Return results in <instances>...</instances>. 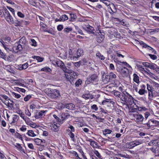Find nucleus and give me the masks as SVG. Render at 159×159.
<instances>
[{
	"mask_svg": "<svg viewBox=\"0 0 159 159\" xmlns=\"http://www.w3.org/2000/svg\"><path fill=\"white\" fill-rule=\"evenodd\" d=\"M17 45H16L13 48V50L15 53L20 52L23 49H27L29 48L27 41L26 38L23 36L20 39Z\"/></svg>",
	"mask_w": 159,
	"mask_h": 159,
	"instance_id": "nucleus-1",
	"label": "nucleus"
},
{
	"mask_svg": "<svg viewBox=\"0 0 159 159\" xmlns=\"http://www.w3.org/2000/svg\"><path fill=\"white\" fill-rule=\"evenodd\" d=\"M133 116L136 119L135 121L137 122H142L144 119L143 116L141 114L136 113L133 115Z\"/></svg>",
	"mask_w": 159,
	"mask_h": 159,
	"instance_id": "nucleus-6",
	"label": "nucleus"
},
{
	"mask_svg": "<svg viewBox=\"0 0 159 159\" xmlns=\"http://www.w3.org/2000/svg\"><path fill=\"white\" fill-rule=\"evenodd\" d=\"M120 22L121 23V24L124 26L126 27H129V24L128 23L125 21L124 20H121L120 21Z\"/></svg>",
	"mask_w": 159,
	"mask_h": 159,
	"instance_id": "nucleus-26",
	"label": "nucleus"
},
{
	"mask_svg": "<svg viewBox=\"0 0 159 159\" xmlns=\"http://www.w3.org/2000/svg\"><path fill=\"white\" fill-rule=\"evenodd\" d=\"M49 98L52 99H56L61 95L59 91L55 89H50L47 93Z\"/></svg>",
	"mask_w": 159,
	"mask_h": 159,
	"instance_id": "nucleus-3",
	"label": "nucleus"
},
{
	"mask_svg": "<svg viewBox=\"0 0 159 159\" xmlns=\"http://www.w3.org/2000/svg\"><path fill=\"white\" fill-rule=\"evenodd\" d=\"M96 56L98 57L101 60H103L105 59L104 57L99 52H97L96 54Z\"/></svg>",
	"mask_w": 159,
	"mask_h": 159,
	"instance_id": "nucleus-27",
	"label": "nucleus"
},
{
	"mask_svg": "<svg viewBox=\"0 0 159 159\" xmlns=\"http://www.w3.org/2000/svg\"><path fill=\"white\" fill-rule=\"evenodd\" d=\"M91 108L92 110H95V111H97L98 109L97 105L95 104L92 105L91 107Z\"/></svg>",
	"mask_w": 159,
	"mask_h": 159,
	"instance_id": "nucleus-54",
	"label": "nucleus"
},
{
	"mask_svg": "<svg viewBox=\"0 0 159 159\" xmlns=\"http://www.w3.org/2000/svg\"><path fill=\"white\" fill-rule=\"evenodd\" d=\"M25 113L26 115L29 116H31V114L28 109H26L25 110Z\"/></svg>",
	"mask_w": 159,
	"mask_h": 159,
	"instance_id": "nucleus-55",
	"label": "nucleus"
},
{
	"mask_svg": "<svg viewBox=\"0 0 159 159\" xmlns=\"http://www.w3.org/2000/svg\"><path fill=\"white\" fill-rule=\"evenodd\" d=\"M69 135L70 136V138L72 139H74V134L71 132V131H70V132L69 134Z\"/></svg>",
	"mask_w": 159,
	"mask_h": 159,
	"instance_id": "nucleus-64",
	"label": "nucleus"
},
{
	"mask_svg": "<svg viewBox=\"0 0 159 159\" xmlns=\"http://www.w3.org/2000/svg\"><path fill=\"white\" fill-rule=\"evenodd\" d=\"M17 15L19 16L21 18H23L25 16L24 14H23L21 12L19 11L18 12Z\"/></svg>",
	"mask_w": 159,
	"mask_h": 159,
	"instance_id": "nucleus-60",
	"label": "nucleus"
},
{
	"mask_svg": "<svg viewBox=\"0 0 159 159\" xmlns=\"http://www.w3.org/2000/svg\"><path fill=\"white\" fill-rule=\"evenodd\" d=\"M83 51L81 49L79 48L78 49L77 52V56L78 57H80L83 54Z\"/></svg>",
	"mask_w": 159,
	"mask_h": 159,
	"instance_id": "nucleus-24",
	"label": "nucleus"
},
{
	"mask_svg": "<svg viewBox=\"0 0 159 159\" xmlns=\"http://www.w3.org/2000/svg\"><path fill=\"white\" fill-rule=\"evenodd\" d=\"M12 95L17 98H19L21 97V95L19 94H17L15 92L12 93Z\"/></svg>",
	"mask_w": 159,
	"mask_h": 159,
	"instance_id": "nucleus-41",
	"label": "nucleus"
},
{
	"mask_svg": "<svg viewBox=\"0 0 159 159\" xmlns=\"http://www.w3.org/2000/svg\"><path fill=\"white\" fill-rule=\"evenodd\" d=\"M151 30L152 31L150 32V33H152L153 34L157 33L159 32V28H156L154 29H152Z\"/></svg>",
	"mask_w": 159,
	"mask_h": 159,
	"instance_id": "nucleus-39",
	"label": "nucleus"
},
{
	"mask_svg": "<svg viewBox=\"0 0 159 159\" xmlns=\"http://www.w3.org/2000/svg\"><path fill=\"white\" fill-rule=\"evenodd\" d=\"M72 30V29L71 27H67L64 29L63 31L64 33L67 34L69 32L71 31Z\"/></svg>",
	"mask_w": 159,
	"mask_h": 159,
	"instance_id": "nucleus-21",
	"label": "nucleus"
},
{
	"mask_svg": "<svg viewBox=\"0 0 159 159\" xmlns=\"http://www.w3.org/2000/svg\"><path fill=\"white\" fill-rule=\"evenodd\" d=\"M114 95L116 97H119L120 100H121V97H122L123 95V93H121L119 91H115L114 93Z\"/></svg>",
	"mask_w": 159,
	"mask_h": 159,
	"instance_id": "nucleus-18",
	"label": "nucleus"
},
{
	"mask_svg": "<svg viewBox=\"0 0 159 159\" xmlns=\"http://www.w3.org/2000/svg\"><path fill=\"white\" fill-rule=\"evenodd\" d=\"M31 98V96L30 95H27L24 98L25 101L27 102Z\"/></svg>",
	"mask_w": 159,
	"mask_h": 159,
	"instance_id": "nucleus-46",
	"label": "nucleus"
},
{
	"mask_svg": "<svg viewBox=\"0 0 159 159\" xmlns=\"http://www.w3.org/2000/svg\"><path fill=\"white\" fill-rule=\"evenodd\" d=\"M133 80L136 83L138 84L139 82V76L135 73L133 74Z\"/></svg>",
	"mask_w": 159,
	"mask_h": 159,
	"instance_id": "nucleus-17",
	"label": "nucleus"
},
{
	"mask_svg": "<svg viewBox=\"0 0 159 159\" xmlns=\"http://www.w3.org/2000/svg\"><path fill=\"white\" fill-rule=\"evenodd\" d=\"M90 142V144L92 146L93 148H97L98 146L97 143L94 141H93L91 139H90L89 140Z\"/></svg>",
	"mask_w": 159,
	"mask_h": 159,
	"instance_id": "nucleus-16",
	"label": "nucleus"
},
{
	"mask_svg": "<svg viewBox=\"0 0 159 159\" xmlns=\"http://www.w3.org/2000/svg\"><path fill=\"white\" fill-rule=\"evenodd\" d=\"M56 66L60 67L64 71H66L67 69L66 66L63 62L60 60L57 61Z\"/></svg>",
	"mask_w": 159,
	"mask_h": 159,
	"instance_id": "nucleus-9",
	"label": "nucleus"
},
{
	"mask_svg": "<svg viewBox=\"0 0 159 159\" xmlns=\"http://www.w3.org/2000/svg\"><path fill=\"white\" fill-rule=\"evenodd\" d=\"M14 24L16 26H20L21 25V23L20 21L16 20L15 21Z\"/></svg>",
	"mask_w": 159,
	"mask_h": 159,
	"instance_id": "nucleus-49",
	"label": "nucleus"
},
{
	"mask_svg": "<svg viewBox=\"0 0 159 159\" xmlns=\"http://www.w3.org/2000/svg\"><path fill=\"white\" fill-rule=\"evenodd\" d=\"M14 145L19 150H21V148H22V147L19 143H16V144H15Z\"/></svg>",
	"mask_w": 159,
	"mask_h": 159,
	"instance_id": "nucleus-62",
	"label": "nucleus"
},
{
	"mask_svg": "<svg viewBox=\"0 0 159 159\" xmlns=\"http://www.w3.org/2000/svg\"><path fill=\"white\" fill-rule=\"evenodd\" d=\"M47 112V111H41L35 115V117L38 119L41 117H43L45 116L44 113Z\"/></svg>",
	"mask_w": 159,
	"mask_h": 159,
	"instance_id": "nucleus-13",
	"label": "nucleus"
},
{
	"mask_svg": "<svg viewBox=\"0 0 159 159\" xmlns=\"http://www.w3.org/2000/svg\"><path fill=\"white\" fill-rule=\"evenodd\" d=\"M143 125H144L143 126L148 129L150 128L151 126L153 125L150 122L149 120H148V122L147 123L143 124Z\"/></svg>",
	"mask_w": 159,
	"mask_h": 159,
	"instance_id": "nucleus-20",
	"label": "nucleus"
},
{
	"mask_svg": "<svg viewBox=\"0 0 159 159\" xmlns=\"http://www.w3.org/2000/svg\"><path fill=\"white\" fill-rule=\"evenodd\" d=\"M82 63V61H78V62H72V63L73 64V65H74V66L75 67H76L77 68H78L79 67H80V65H81V64Z\"/></svg>",
	"mask_w": 159,
	"mask_h": 159,
	"instance_id": "nucleus-31",
	"label": "nucleus"
},
{
	"mask_svg": "<svg viewBox=\"0 0 159 159\" xmlns=\"http://www.w3.org/2000/svg\"><path fill=\"white\" fill-rule=\"evenodd\" d=\"M111 132V130L108 129H106L103 131V134L105 135H106L107 134H110Z\"/></svg>",
	"mask_w": 159,
	"mask_h": 159,
	"instance_id": "nucleus-28",
	"label": "nucleus"
},
{
	"mask_svg": "<svg viewBox=\"0 0 159 159\" xmlns=\"http://www.w3.org/2000/svg\"><path fill=\"white\" fill-rule=\"evenodd\" d=\"M3 39L8 42H9L11 40V38L9 37L5 36L3 37Z\"/></svg>",
	"mask_w": 159,
	"mask_h": 159,
	"instance_id": "nucleus-53",
	"label": "nucleus"
},
{
	"mask_svg": "<svg viewBox=\"0 0 159 159\" xmlns=\"http://www.w3.org/2000/svg\"><path fill=\"white\" fill-rule=\"evenodd\" d=\"M4 16L6 20L10 24L14 23V20L12 16L10 14L8 10L5 8H3Z\"/></svg>",
	"mask_w": 159,
	"mask_h": 159,
	"instance_id": "nucleus-4",
	"label": "nucleus"
},
{
	"mask_svg": "<svg viewBox=\"0 0 159 159\" xmlns=\"http://www.w3.org/2000/svg\"><path fill=\"white\" fill-rule=\"evenodd\" d=\"M32 58L36 59V60L39 62H42L43 60V58L41 57L38 56H33L32 57Z\"/></svg>",
	"mask_w": 159,
	"mask_h": 159,
	"instance_id": "nucleus-23",
	"label": "nucleus"
},
{
	"mask_svg": "<svg viewBox=\"0 0 159 159\" xmlns=\"http://www.w3.org/2000/svg\"><path fill=\"white\" fill-rule=\"evenodd\" d=\"M143 48H148L149 49L151 50H153L152 52H154L155 54V52H156V51L154 49H153L152 48L149 46L148 45L144 43V44H143Z\"/></svg>",
	"mask_w": 159,
	"mask_h": 159,
	"instance_id": "nucleus-29",
	"label": "nucleus"
},
{
	"mask_svg": "<svg viewBox=\"0 0 159 159\" xmlns=\"http://www.w3.org/2000/svg\"><path fill=\"white\" fill-rule=\"evenodd\" d=\"M0 42L2 43V45L3 48L7 46H8V45L7 44V43L4 42L3 40H1V41H0Z\"/></svg>",
	"mask_w": 159,
	"mask_h": 159,
	"instance_id": "nucleus-51",
	"label": "nucleus"
},
{
	"mask_svg": "<svg viewBox=\"0 0 159 159\" xmlns=\"http://www.w3.org/2000/svg\"><path fill=\"white\" fill-rule=\"evenodd\" d=\"M121 100L127 106L129 105H131L133 103H134L133 97L127 93H123V96L121 97Z\"/></svg>",
	"mask_w": 159,
	"mask_h": 159,
	"instance_id": "nucleus-2",
	"label": "nucleus"
},
{
	"mask_svg": "<svg viewBox=\"0 0 159 159\" xmlns=\"http://www.w3.org/2000/svg\"><path fill=\"white\" fill-rule=\"evenodd\" d=\"M34 141L37 143V144L39 145L40 144V143H41L42 141V139H40L39 138H36L34 139Z\"/></svg>",
	"mask_w": 159,
	"mask_h": 159,
	"instance_id": "nucleus-42",
	"label": "nucleus"
},
{
	"mask_svg": "<svg viewBox=\"0 0 159 159\" xmlns=\"http://www.w3.org/2000/svg\"><path fill=\"white\" fill-rule=\"evenodd\" d=\"M147 89L148 92H152L153 91V88L150 86V85L148 84H147Z\"/></svg>",
	"mask_w": 159,
	"mask_h": 159,
	"instance_id": "nucleus-38",
	"label": "nucleus"
},
{
	"mask_svg": "<svg viewBox=\"0 0 159 159\" xmlns=\"http://www.w3.org/2000/svg\"><path fill=\"white\" fill-rule=\"evenodd\" d=\"M94 152L98 157L100 158L101 157L100 154L98 151L95 150L94 151Z\"/></svg>",
	"mask_w": 159,
	"mask_h": 159,
	"instance_id": "nucleus-58",
	"label": "nucleus"
},
{
	"mask_svg": "<svg viewBox=\"0 0 159 159\" xmlns=\"http://www.w3.org/2000/svg\"><path fill=\"white\" fill-rule=\"evenodd\" d=\"M61 20L62 21H64L68 19V16L66 15H64L61 16Z\"/></svg>",
	"mask_w": 159,
	"mask_h": 159,
	"instance_id": "nucleus-33",
	"label": "nucleus"
},
{
	"mask_svg": "<svg viewBox=\"0 0 159 159\" xmlns=\"http://www.w3.org/2000/svg\"><path fill=\"white\" fill-rule=\"evenodd\" d=\"M118 62L120 63H122L125 66H126L127 67H128L129 68H131V66L126 62L123 61L121 62L120 61H118Z\"/></svg>",
	"mask_w": 159,
	"mask_h": 159,
	"instance_id": "nucleus-48",
	"label": "nucleus"
},
{
	"mask_svg": "<svg viewBox=\"0 0 159 159\" xmlns=\"http://www.w3.org/2000/svg\"><path fill=\"white\" fill-rule=\"evenodd\" d=\"M149 120L150 121V122L153 125L154 124H157L158 123V121L155 120Z\"/></svg>",
	"mask_w": 159,
	"mask_h": 159,
	"instance_id": "nucleus-59",
	"label": "nucleus"
},
{
	"mask_svg": "<svg viewBox=\"0 0 159 159\" xmlns=\"http://www.w3.org/2000/svg\"><path fill=\"white\" fill-rule=\"evenodd\" d=\"M26 134L29 136L31 137H34L36 136V134L34 133V130H28V132Z\"/></svg>",
	"mask_w": 159,
	"mask_h": 159,
	"instance_id": "nucleus-15",
	"label": "nucleus"
},
{
	"mask_svg": "<svg viewBox=\"0 0 159 159\" xmlns=\"http://www.w3.org/2000/svg\"><path fill=\"white\" fill-rule=\"evenodd\" d=\"M142 64L145 67L149 68L151 69L155 70L157 68L159 69V67L156 64L152 63L147 62H143Z\"/></svg>",
	"mask_w": 159,
	"mask_h": 159,
	"instance_id": "nucleus-5",
	"label": "nucleus"
},
{
	"mask_svg": "<svg viewBox=\"0 0 159 159\" xmlns=\"http://www.w3.org/2000/svg\"><path fill=\"white\" fill-rule=\"evenodd\" d=\"M149 56L153 60H155L157 59V57L154 55H152L151 54H149Z\"/></svg>",
	"mask_w": 159,
	"mask_h": 159,
	"instance_id": "nucleus-57",
	"label": "nucleus"
},
{
	"mask_svg": "<svg viewBox=\"0 0 159 159\" xmlns=\"http://www.w3.org/2000/svg\"><path fill=\"white\" fill-rule=\"evenodd\" d=\"M82 83V81L81 80H80V79L78 80L75 83V86L76 87H78Z\"/></svg>",
	"mask_w": 159,
	"mask_h": 159,
	"instance_id": "nucleus-40",
	"label": "nucleus"
},
{
	"mask_svg": "<svg viewBox=\"0 0 159 159\" xmlns=\"http://www.w3.org/2000/svg\"><path fill=\"white\" fill-rule=\"evenodd\" d=\"M68 111H66L65 112H62L61 114V117L62 120L63 122L64 121L68 118L70 116V115L68 113Z\"/></svg>",
	"mask_w": 159,
	"mask_h": 159,
	"instance_id": "nucleus-11",
	"label": "nucleus"
},
{
	"mask_svg": "<svg viewBox=\"0 0 159 159\" xmlns=\"http://www.w3.org/2000/svg\"><path fill=\"white\" fill-rule=\"evenodd\" d=\"M97 78V75L96 74H93L91 75L87 79V81L89 83L92 82L95 80Z\"/></svg>",
	"mask_w": 159,
	"mask_h": 159,
	"instance_id": "nucleus-14",
	"label": "nucleus"
},
{
	"mask_svg": "<svg viewBox=\"0 0 159 159\" xmlns=\"http://www.w3.org/2000/svg\"><path fill=\"white\" fill-rule=\"evenodd\" d=\"M70 16L71 19V21H73V20L76 18V16L75 14H70Z\"/></svg>",
	"mask_w": 159,
	"mask_h": 159,
	"instance_id": "nucleus-47",
	"label": "nucleus"
},
{
	"mask_svg": "<svg viewBox=\"0 0 159 159\" xmlns=\"http://www.w3.org/2000/svg\"><path fill=\"white\" fill-rule=\"evenodd\" d=\"M145 90L144 89H141L139 90L138 93L140 95H143L145 93Z\"/></svg>",
	"mask_w": 159,
	"mask_h": 159,
	"instance_id": "nucleus-44",
	"label": "nucleus"
},
{
	"mask_svg": "<svg viewBox=\"0 0 159 159\" xmlns=\"http://www.w3.org/2000/svg\"><path fill=\"white\" fill-rule=\"evenodd\" d=\"M61 109H62L65 107L70 110L73 109L74 108V105L72 103H70L65 105H62L61 106Z\"/></svg>",
	"mask_w": 159,
	"mask_h": 159,
	"instance_id": "nucleus-12",
	"label": "nucleus"
},
{
	"mask_svg": "<svg viewBox=\"0 0 159 159\" xmlns=\"http://www.w3.org/2000/svg\"><path fill=\"white\" fill-rule=\"evenodd\" d=\"M109 75L111 79L115 78L116 77V75L113 73H110Z\"/></svg>",
	"mask_w": 159,
	"mask_h": 159,
	"instance_id": "nucleus-45",
	"label": "nucleus"
},
{
	"mask_svg": "<svg viewBox=\"0 0 159 159\" xmlns=\"http://www.w3.org/2000/svg\"><path fill=\"white\" fill-rule=\"evenodd\" d=\"M40 70L42 71H45L49 72H51L52 71L51 69L48 66H46L42 68Z\"/></svg>",
	"mask_w": 159,
	"mask_h": 159,
	"instance_id": "nucleus-19",
	"label": "nucleus"
},
{
	"mask_svg": "<svg viewBox=\"0 0 159 159\" xmlns=\"http://www.w3.org/2000/svg\"><path fill=\"white\" fill-rule=\"evenodd\" d=\"M75 74V76H71V79L70 80V82L72 84H74V81L77 78V76L76 73H74Z\"/></svg>",
	"mask_w": 159,
	"mask_h": 159,
	"instance_id": "nucleus-22",
	"label": "nucleus"
},
{
	"mask_svg": "<svg viewBox=\"0 0 159 159\" xmlns=\"http://www.w3.org/2000/svg\"><path fill=\"white\" fill-rule=\"evenodd\" d=\"M53 116L54 118L58 122L60 123L61 124H62L63 123V121H62V119H61L59 118L56 115L54 114Z\"/></svg>",
	"mask_w": 159,
	"mask_h": 159,
	"instance_id": "nucleus-30",
	"label": "nucleus"
},
{
	"mask_svg": "<svg viewBox=\"0 0 159 159\" xmlns=\"http://www.w3.org/2000/svg\"><path fill=\"white\" fill-rule=\"evenodd\" d=\"M110 79L109 75H107L105 76V78L104 80V81H105L106 82H108L110 81Z\"/></svg>",
	"mask_w": 159,
	"mask_h": 159,
	"instance_id": "nucleus-37",
	"label": "nucleus"
},
{
	"mask_svg": "<svg viewBox=\"0 0 159 159\" xmlns=\"http://www.w3.org/2000/svg\"><path fill=\"white\" fill-rule=\"evenodd\" d=\"M28 64L27 63H25L23 65H20V66H21V68H20V70H21L23 69H25L28 67Z\"/></svg>",
	"mask_w": 159,
	"mask_h": 159,
	"instance_id": "nucleus-32",
	"label": "nucleus"
},
{
	"mask_svg": "<svg viewBox=\"0 0 159 159\" xmlns=\"http://www.w3.org/2000/svg\"><path fill=\"white\" fill-rule=\"evenodd\" d=\"M120 73L124 76H127L129 73V70L125 67H120L119 68Z\"/></svg>",
	"mask_w": 159,
	"mask_h": 159,
	"instance_id": "nucleus-7",
	"label": "nucleus"
},
{
	"mask_svg": "<svg viewBox=\"0 0 159 159\" xmlns=\"http://www.w3.org/2000/svg\"><path fill=\"white\" fill-rule=\"evenodd\" d=\"M30 43L32 46H37V43L35 40L33 39H31L30 40Z\"/></svg>",
	"mask_w": 159,
	"mask_h": 159,
	"instance_id": "nucleus-35",
	"label": "nucleus"
},
{
	"mask_svg": "<svg viewBox=\"0 0 159 159\" xmlns=\"http://www.w3.org/2000/svg\"><path fill=\"white\" fill-rule=\"evenodd\" d=\"M82 28L89 34L94 33L93 28L89 25L83 26Z\"/></svg>",
	"mask_w": 159,
	"mask_h": 159,
	"instance_id": "nucleus-8",
	"label": "nucleus"
},
{
	"mask_svg": "<svg viewBox=\"0 0 159 159\" xmlns=\"http://www.w3.org/2000/svg\"><path fill=\"white\" fill-rule=\"evenodd\" d=\"M63 28V25H59L57 27V29L58 31L61 30Z\"/></svg>",
	"mask_w": 159,
	"mask_h": 159,
	"instance_id": "nucleus-56",
	"label": "nucleus"
},
{
	"mask_svg": "<svg viewBox=\"0 0 159 159\" xmlns=\"http://www.w3.org/2000/svg\"><path fill=\"white\" fill-rule=\"evenodd\" d=\"M9 100L10 101V102L8 101V105H7V106L11 107H13L14 105L13 101L10 99H9Z\"/></svg>",
	"mask_w": 159,
	"mask_h": 159,
	"instance_id": "nucleus-43",
	"label": "nucleus"
},
{
	"mask_svg": "<svg viewBox=\"0 0 159 159\" xmlns=\"http://www.w3.org/2000/svg\"><path fill=\"white\" fill-rule=\"evenodd\" d=\"M0 57L5 59L6 58V54L0 49Z\"/></svg>",
	"mask_w": 159,
	"mask_h": 159,
	"instance_id": "nucleus-34",
	"label": "nucleus"
},
{
	"mask_svg": "<svg viewBox=\"0 0 159 159\" xmlns=\"http://www.w3.org/2000/svg\"><path fill=\"white\" fill-rule=\"evenodd\" d=\"M142 143V141L141 140H136L130 143V148H131L135 146L139 145Z\"/></svg>",
	"mask_w": 159,
	"mask_h": 159,
	"instance_id": "nucleus-10",
	"label": "nucleus"
},
{
	"mask_svg": "<svg viewBox=\"0 0 159 159\" xmlns=\"http://www.w3.org/2000/svg\"><path fill=\"white\" fill-rule=\"evenodd\" d=\"M154 86L155 89L156 90L157 92L159 93V84L155 83L154 84Z\"/></svg>",
	"mask_w": 159,
	"mask_h": 159,
	"instance_id": "nucleus-36",
	"label": "nucleus"
},
{
	"mask_svg": "<svg viewBox=\"0 0 159 159\" xmlns=\"http://www.w3.org/2000/svg\"><path fill=\"white\" fill-rule=\"evenodd\" d=\"M16 89L18 91H21L22 93H25V90L24 89L20 88H17Z\"/></svg>",
	"mask_w": 159,
	"mask_h": 159,
	"instance_id": "nucleus-63",
	"label": "nucleus"
},
{
	"mask_svg": "<svg viewBox=\"0 0 159 159\" xmlns=\"http://www.w3.org/2000/svg\"><path fill=\"white\" fill-rule=\"evenodd\" d=\"M0 99L2 100V102L7 106V105H8V100H3V99L2 100V99L1 98Z\"/></svg>",
	"mask_w": 159,
	"mask_h": 159,
	"instance_id": "nucleus-50",
	"label": "nucleus"
},
{
	"mask_svg": "<svg viewBox=\"0 0 159 159\" xmlns=\"http://www.w3.org/2000/svg\"><path fill=\"white\" fill-rule=\"evenodd\" d=\"M28 2L29 4L33 6H35L34 4H36V3L33 0H29Z\"/></svg>",
	"mask_w": 159,
	"mask_h": 159,
	"instance_id": "nucleus-61",
	"label": "nucleus"
},
{
	"mask_svg": "<svg viewBox=\"0 0 159 159\" xmlns=\"http://www.w3.org/2000/svg\"><path fill=\"white\" fill-rule=\"evenodd\" d=\"M51 128L54 131H57L59 129L58 127L55 124L52 125Z\"/></svg>",
	"mask_w": 159,
	"mask_h": 159,
	"instance_id": "nucleus-25",
	"label": "nucleus"
},
{
	"mask_svg": "<svg viewBox=\"0 0 159 159\" xmlns=\"http://www.w3.org/2000/svg\"><path fill=\"white\" fill-rule=\"evenodd\" d=\"M13 57V56L11 55L7 57L6 58L7 59L8 61L11 62L12 61L13 59L12 57Z\"/></svg>",
	"mask_w": 159,
	"mask_h": 159,
	"instance_id": "nucleus-52",
	"label": "nucleus"
}]
</instances>
